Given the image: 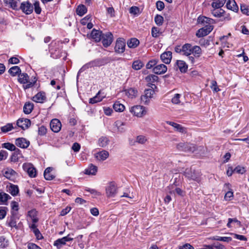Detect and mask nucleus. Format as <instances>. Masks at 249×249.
<instances>
[{
	"label": "nucleus",
	"mask_w": 249,
	"mask_h": 249,
	"mask_svg": "<svg viewBox=\"0 0 249 249\" xmlns=\"http://www.w3.org/2000/svg\"><path fill=\"white\" fill-rule=\"evenodd\" d=\"M109 62V59L108 57L98 58L95 59L83 66L79 70L78 73H81L89 68L104 66Z\"/></svg>",
	"instance_id": "1"
},
{
	"label": "nucleus",
	"mask_w": 249,
	"mask_h": 249,
	"mask_svg": "<svg viewBox=\"0 0 249 249\" xmlns=\"http://www.w3.org/2000/svg\"><path fill=\"white\" fill-rule=\"evenodd\" d=\"M18 81L23 84V87L24 89H27L32 87L36 82H32L29 81V76L26 73H20L18 75Z\"/></svg>",
	"instance_id": "2"
},
{
	"label": "nucleus",
	"mask_w": 249,
	"mask_h": 249,
	"mask_svg": "<svg viewBox=\"0 0 249 249\" xmlns=\"http://www.w3.org/2000/svg\"><path fill=\"white\" fill-rule=\"evenodd\" d=\"M225 3L220 5L218 3L212 2L211 4L213 9L211 10L212 15L216 18H221L224 16L225 11L221 9Z\"/></svg>",
	"instance_id": "3"
},
{
	"label": "nucleus",
	"mask_w": 249,
	"mask_h": 249,
	"mask_svg": "<svg viewBox=\"0 0 249 249\" xmlns=\"http://www.w3.org/2000/svg\"><path fill=\"white\" fill-rule=\"evenodd\" d=\"M192 45L190 43H185L183 46L178 45L175 47V51L177 53H181L185 56H189L191 54Z\"/></svg>",
	"instance_id": "4"
},
{
	"label": "nucleus",
	"mask_w": 249,
	"mask_h": 249,
	"mask_svg": "<svg viewBox=\"0 0 249 249\" xmlns=\"http://www.w3.org/2000/svg\"><path fill=\"white\" fill-rule=\"evenodd\" d=\"M178 150L186 152L193 153L196 149V145L193 143L180 142L177 145Z\"/></svg>",
	"instance_id": "5"
},
{
	"label": "nucleus",
	"mask_w": 249,
	"mask_h": 249,
	"mask_svg": "<svg viewBox=\"0 0 249 249\" xmlns=\"http://www.w3.org/2000/svg\"><path fill=\"white\" fill-rule=\"evenodd\" d=\"M58 44L56 42H52L49 45V52L51 56L53 58H58L60 57V50L58 47Z\"/></svg>",
	"instance_id": "6"
},
{
	"label": "nucleus",
	"mask_w": 249,
	"mask_h": 249,
	"mask_svg": "<svg viewBox=\"0 0 249 249\" xmlns=\"http://www.w3.org/2000/svg\"><path fill=\"white\" fill-rule=\"evenodd\" d=\"M19 10L26 15H30L33 12L34 6L29 1H25L21 3Z\"/></svg>",
	"instance_id": "7"
},
{
	"label": "nucleus",
	"mask_w": 249,
	"mask_h": 249,
	"mask_svg": "<svg viewBox=\"0 0 249 249\" xmlns=\"http://www.w3.org/2000/svg\"><path fill=\"white\" fill-rule=\"evenodd\" d=\"M154 90L151 89H146L144 90V94L142 95L141 97V102L144 105H148L152 98Z\"/></svg>",
	"instance_id": "8"
},
{
	"label": "nucleus",
	"mask_w": 249,
	"mask_h": 249,
	"mask_svg": "<svg viewBox=\"0 0 249 249\" xmlns=\"http://www.w3.org/2000/svg\"><path fill=\"white\" fill-rule=\"evenodd\" d=\"M106 191L107 197H114L117 192V187L115 183L114 182H109L106 187Z\"/></svg>",
	"instance_id": "9"
},
{
	"label": "nucleus",
	"mask_w": 249,
	"mask_h": 249,
	"mask_svg": "<svg viewBox=\"0 0 249 249\" xmlns=\"http://www.w3.org/2000/svg\"><path fill=\"white\" fill-rule=\"evenodd\" d=\"M11 216L7 218L6 224L11 228H14L18 230V226L17 224V219H18V218L17 217V213L15 212L11 211Z\"/></svg>",
	"instance_id": "10"
},
{
	"label": "nucleus",
	"mask_w": 249,
	"mask_h": 249,
	"mask_svg": "<svg viewBox=\"0 0 249 249\" xmlns=\"http://www.w3.org/2000/svg\"><path fill=\"white\" fill-rule=\"evenodd\" d=\"M125 48V41L123 38H119L116 42L114 47L115 52L118 53H121L124 52Z\"/></svg>",
	"instance_id": "11"
},
{
	"label": "nucleus",
	"mask_w": 249,
	"mask_h": 249,
	"mask_svg": "<svg viewBox=\"0 0 249 249\" xmlns=\"http://www.w3.org/2000/svg\"><path fill=\"white\" fill-rule=\"evenodd\" d=\"M103 45L105 47H107L110 45L113 41V35L110 32H107L104 34L101 37Z\"/></svg>",
	"instance_id": "12"
},
{
	"label": "nucleus",
	"mask_w": 249,
	"mask_h": 249,
	"mask_svg": "<svg viewBox=\"0 0 249 249\" xmlns=\"http://www.w3.org/2000/svg\"><path fill=\"white\" fill-rule=\"evenodd\" d=\"M213 29L211 25H206L205 27L199 29L196 33L197 37H201L208 35Z\"/></svg>",
	"instance_id": "13"
},
{
	"label": "nucleus",
	"mask_w": 249,
	"mask_h": 249,
	"mask_svg": "<svg viewBox=\"0 0 249 249\" xmlns=\"http://www.w3.org/2000/svg\"><path fill=\"white\" fill-rule=\"evenodd\" d=\"M31 124L30 120L27 118H19L17 121V126L24 130L28 129L31 126Z\"/></svg>",
	"instance_id": "14"
},
{
	"label": "nucleus",
	"mask_w": 249,
	"mask_h": 249,
	"mask_svg": "<svg viewBox=\"0 0 249 249\" xmlns=\"http://www.w3.org/2000/svg\"><path fill=\"white\" fill-rule=\"evenodd\" d=\"M144 108L143 107L141 106H135L131 108L130 112L133 113L134 115L141 117L146 113Z\"/></svg>",
	"instance_id": "15"
},
{
	"label": "nucleus",
	"mask_w": 249,
	"mask_h": 249,
	"mask_svg": "<svg viewBox=\"0 0 249 249\" xmlns=\"http://www.w3.org/2000/svg\"><path fill=\"white\" fill-rule=\"evenodd\" d=\"M71 234H69L67 236L63 237L62 238L58 239L54 242V246H56L57 248L59 249L62 245L66 244V242H69L73 240V238L71 237Z\"/></svg>",
	"instance_id": "16"
},
{
	"label": "nucleus",
	"mask_w": 249,
	"mask_h": 249,
	"mask_svg": "<svg viewBox=\"0 0 249 249\" xmlns=\"http://www.w3.org/2000/svg\"><path fill=\"white\" fill-rule=\"evenodd\" d=\"M185 176L187 178L195 181H198L199 178V173L195 170L192 171L191 169L186 170L185 172Z\"/></svg>",
	"instance_id": "17"
},
{
	"label": "nucleus",
	"mask_w": 249,
	"mask_h": 249,
	"mask_svg": "<svg viewBox=\"0 0 249 249\" xmlns=\"http://www.w3.org/2000/svg\"><path fill=\"white\" fill-rule=\"evenodd\" d=\"M30 141L24 138H18L16 139L15 144L21 148H27L30 145Z\"/></svg>",
	"instance_id": "18"
},
{
	"label": "nucleus",
	"mask_w": 249,
	"mask_h": 249,
	"mask_svg": "<svg viewBox=\"0 0 249 249\" xmlns=\"http://www.w3.org/2000/svg\"><path fill=\"white\" fill-rule=\"evenodd\" d=\"M61 126L60 121L57 119H53L50 122V128L54 132H58L61 129Z\"/></svg>",
	"instance_id": "19"
},
{
	"label": "nucleus",
	"mask_w": 249,
	"mask_h": 249,
	"mask_svg": "<svg viewBox=\"0 0 249 249\" xmlns=\"http://www.w3.org/2000/svg\"><path fill=\"white\" fill-rule=\"evenodd\" d=\"M23 168L26 171L31 178H35L36 176V169L32 164L24 163Z\"/></svg>",
	"instance_id": "20"
},
{
	"label": "nucleus",
	"mask_w": 249,
	"mask_h": 249,
	"mask_svg": "<svg viewBox=\"0 0 249 249\" xmlns=\"http://www.w3.org/2000/svg\"><path fill=\"white\" fill-rule=\"evenodd\" d=\"M32 100L36 103H43L46 100V93L44 91L38 92L32 98Z\"/></svg>",
	"instance_id": "21"
},
{
	"label": "nucleus",
	"mask_w": 249,
	"mask_h": 249,
	"mask_svg": "<svg viewBox=\"0 0 249 249\" xmlns=\"http://www.w3.org/2000/svg\"><path fill=\"white\" fill-rule=\"evenodd\" d=\"M197 21L198 24H201L202 25H205V23L212 24L215 23V20L205 16H201L198 17L197 19Z\"/></svg>",
	"instance_id": "22"
},
{
	"label": "nucleus",
	"mask_w": 249,
	"mask_h": 249,
	"mask_svg": "<svg viewBox=\"0 0 249 249\" xmlns=\"http://www.w3.org/2000/svg\"><path fill=\"white\" fill-rule=\"evenodd\" d=\"M167 70V68L164 64H160L155 66L153 69V71L157 74L164 73Z\"/></svg>",
	"instance_id": "23"
},
{
	"label": "nucleus",
	"mask_w": 249,
	"mask_h": 249,
	"mask_svg": "<svg viewBox=\"0 0 249 249\" xmlns=\"http://www.w3.org/2000/svg\"><path fill=\"white\" fill-rule=\"evenodd\" d=\"M105 95L102 94V91L99 90L94 97L89 99V103L90 104H93L99 102L105 98Z\"/></svg>",
	"instance_id": "24"
},
{
	"label": "nucleus",
	"mask_w": 249,
	"mask_h": 249,
	"mask_svg": "<svg viewBox=\"0 0 249 249\" xmlns=\"http://www.w3.org/2000/svg\"><path fill=\"white\" fill-rule=\"evenodd\" d=\"M172 57V53L170 51L165 52L160 55V59L165 64H168L170 63Z\"/></svg>",
	"instance_id": "25"
},
{
	"label": "nucleus",
	"mask_w": 249,
	"mask_h": 249,
	"mask_svg": "<svg viewBox=\"0 0 249 249\" xmlns=\"http://www.w3.org/2000/svg\"><path fill=\"white\" fill-rule=\"evenodd\" d=\"M3 2L6 5H9L12 9L16 11L19 10V7L18 6L19 0H4Z\"/></svg>",
	"instance_id": "26"
},
{
	"label": "nucleus",
	"mask_w": 249,
	"mask_h": 249,
	"mask_svg": "<svg viewBox=\"0 0 249 249\" xmlns=\"http://www.w3.org/2000/svg\"><path fill=\"white\" fill-rule=\"evenodd\" d=\"M103 34L102 31L93 29L91 31L90 36L92 39L96 42H98L101 40Z\"/></svg>",
	"instance_id": "27"
},
{
	"label": "nucleus",
	"mask_w": 249,
	"mask_h": 249,
	"mask_svg": "<svg viewBox=\"0 0 249 249\" xmlns=\"http://www.w3.org/2000/svg\"><path fill=\"white\" fill-rule=\"evenodd\" d=\"M176 65L179 69L181 73H185L188 70V65L186 62L183 60H177Z\"/></svg>",
	"instance_id": "28"
},
{
	"label": "nucleus",
	"mask_w": 249,
	"mask_h": 249,
	"mask_svg": "<svg viewBox=\"0 0 249 249\" xmlns=\"http://www.w3.org/2000/svg\"><path fill=\"white\" fill-rule=\"evenodd\" d=\"M95 156L98 160L104 161L108 157L109 153L106 150H102L97 152Z\"/></svg>",
	"instance_id": "29"
},
{
	"label": "nucleus",
	"mask_w": 249,
	"mask_h": 249,
	"mask_svg": "<svg viewBox=\"0 0 249 249\" xmlns=\"http://www.w3.org/2000/svg\"><path fill=\"white\" fill-rule=\"evenodd\" d=\"M166 123L174 127L176 131L181 133L186 132V128L179 124L171 121H167Z\"/></svg>",
	"instance_id": "30"
},
{
	"label": "nucleus",
	"mask_w": 249,
	"mask_h": 249,
	"mask_svg": "<svg viewBox=\"0 0 249 249\" xmlns=\"http://www.w3.org/2000/svg\"><path fill=\"white\" fill-rule=\"evenodd\" d=\"M109 139L107 136H102L98 140V145L101 147H105L108 145Z\"/></svg>",
	"instance_id": "31"
},
{
	"label": "nucleus",
	"mask_w": 249,
	"mask_h": 249,
	"mask_svg": "<svg viewBox=\"0 0 249 249\" xmlns=\"http://www.w3.org/2000/svg\"><path fill=\"white\" fill-rule=\"evenodd\" d=\"M226 7L228 9L234 12H237L238 10V7L234 0H228L226 4Z\"/></svg>",
	"instance_id": "32"
},
{
	"label": "nucleus",
	"mask_w": 249,
	"mask_h": 249,
	"mask_svg": "<svg viewBox=\"0 0 249 249\" xmlns=\"http://www.w3.org/2000/svg\"><path fill=\"white\" fill-rule=\"evenodd\" d=\"M53 169V168L52 167H47L45 170L44 172V177L46 180H51L54 178V176L51 174Z\"/></svg>",
	"instance_id": "33"
},
{
	"label": "nucleus",
	"mask_w": 249,
	"mask_h": 249,
	"mask_svg": "<svg viewBox=\"0 0 249 249\" xmlns=\"http://www.w3.org/2000/svg\"><path fill=\"white\" fill-rule=\"evenodd\" d=\"M7 191L13 196H16L18 195L19 193L18 187L17 185L10 184L8 188Z\"/></svg>",
	"instance_id": "34"
},
{
	"label": "nucleus",
	"mask_w": 249,
	"mask_h": 249,
	"mask_svg": "<svg viewBox=\"0 0 249 249\" xmlns=\"http://www.w3.org/2000/svg\"><path fill=\"white\" fill-rule=\"evenodd\" d=\"M37 212L36 209H32L28 212V216H29L31 219L33 223H36L38 221V219L37 217Z\"/></svg>",
	"instance_id": "35"
},
{
	"label": "nucleus",
	"mask_w": 249,
	"mask_h": 249,
	"mask_svg": "<svg viewBox=\"0 0 249 249\" xmlns=\"http://www.w3.org/2000/svg\"><path fill=\"white\" fill-rule=\"evenodd\" d=\"M140 43L139 40L136 38H132L127 42V46L130 48H135Z\"/></svg>",
	"instance_id": "36"
},
{
	"label": "nucleus",
	"mask_w": 249,
	"mask_h": 249,
	"mask_svg": "<svg viewBox=\"0 0 249 249\" xmlns=\"http://www.w3.org/2000/svg\"><path fill=\"white\" fill-rule=\"evenodd\" d=\"M33 108V104L30 102H27L24 105L23 112L26 114H29L32 111Z\"/></svg>",
	"instance_id": "37"
},
{
	"label": "nucleus",
	"mask_w": 249,
	"mask_h": 249,
	"mask_svg": "<svg viewBox=\"0 0 249 249\" xmlns=\"http://www.w3.org/2000/svg\"><path fill=\"white\" fill-rule=\"evenodd\" d=\"M191 53H193L196 57L198 58L202 53L201 49L198 46L192 47Z\"/></svg>",
	"instance_id": "38"
},
{
	"label": "nucleus",
	"mask_w": 249,
	"mask_h": 249,
	"mask_svg": "<svg viewBox=\"0 0 249 249\" xmlns=\"http://www.w3.org/2000/svg\"><path fill=\"white\" fill-rule=\"evenodd\" d=\"M97 171V167L91 164L89 167L85 170V174L87 175H94Z\"/></svg>",
	"instance_id": "39"
},
{
	"label": "nucleus",
	"mask_w": 249,
	"mask_h": 249,
	"mask_svg": "<svg viewBox=\"0 0 249 249\" xmlns=\"http://www.w3.org/2000/svg\"><path fill=\"white\" fill-rule=\"evenodd\" d=\"M87 12V9L86 6L83 4L79 5L76 8V13L80 17L83 16Z\"/></svg>",
	"instance_id": "40"
},
{
	"label": "nucleus",
	"mask_w": 249,
	"mask_h": 249,
	"mask_svg": "<svg viewBox=\"0 0 249 249\" xmlns=\"http://www.w3.org/2000/svg\"><path fill=\"white\" fill-rule=\"evenodd\" d=\"M211 240L223 241L227 243H229L232 240V238L231 237H221L218 236H214L211 238Z\"/></svg>",
	"instance_id": "41"
},
{
	"label": "nucleus",
	"mask_w": 249,
	"mask_h": 249,
	"mask_svg": "<svg viewBox=\"0 0 249 249\" xmlns=\"http://www.w3.org/2000/svg\"><path fill=\"white\" fill-rule=\"evenodd\" d=\"M8 72L11 75L15 76L21 73V70L18 66H13L9 70Z\"/></svg>",
	"instance_id": "42"
},
{
	"label": "nucleus",
	"mask_w": 249,
	"mask_h": 249,
	"mask_svg": "<svg viewBox=\"0 0 249 249\" xmlns=\"http://www.w3.org/2000/svg\"><path fill=\"white\" fill-rule=\"evenodd\" d=\"M114 126L117 127L119 132L122 133L125 131L124 128V123L121 121L118 120L114 123Z\"/></svg>",
	"instance_id": "43"
},
{
	"label": "nucleus",
	"mask_w": 249,
	"mask_h": 249,
	"mask_svg": "<svg viewBox=\"0 0 249 249\" xmlns=\"http://www.w3.org/2000/svg\"><path fill=\"white\" fill-rule=\"evenodd\" d=\"M137 92V89L134 88H130L126 91L125 94L128 97L133 98L136 96Z\"/></svg>",
	"instance_id": "44"
},
{
	"label": "nucleus",
	"mask_w": 249,
	"mask_h": 249,
	"mask_svg": "<svg viewBox=\"0 0 249 249\" xmlns=\"http://www.w3.org/2000/svg\"><path fill=\"white\" fill-rule=\"evenodd\" d=\"M16 174V172L11 168H7L4 172V177L9 179H11L12 176H15Z\"/></svg>",
	"instance_id": "45"
},
{
	"label": "nucleus",
	"mask_w": 249,
	"mask_h": 249,
	"mask_svg": "<svg viewBox=\"0 0 249 249\" xmlns=\"http://www.w3.org/2000/svg\"><path fill=\"white\" fill-rule=\"evenodd\" d=\"M2 147L6 148L10 151H15L17 149L18 151L19 150L16 148V146L13 143L10 142H5L2 144Z\"/></svg>",
	"instance_id": "46"
},
{
	"label": "nucleus",
	"mask_w": 249,
	"mask_h": 249,
	"mask_svg": "<svg viewBox=\"0 0 249 249\" xmlns=\"http://www.w3.org/2000/svg\"><path fill=\"white\" fill-rule=\"evenodd\" d=\"M144 64L141 60H138L134 61L132 64V67L135 70H140L143 66Z\"/></svg>",
	"instance_id": "47"
},
{
	"label": "nucleus",
	"mask_w": 249,
	"mask_h": 249,
	"mask_svg": "<svg viewBox=\"0 0 249 249\" xmlns=\"http://www.w3.org/2000/svg\"><path fill=\"white\" fill-rule=\"evenodd\" d=\"M11 198V197L8 194L4 192L0 193V202L3 204H6L7 200Z\"/></svg>",
	"instance_id": "48"
},
{
	"label": "nucleus",
	"mask_w": 249,
	"mask_h": 249,
	"mask_svg": "<svg viewBox=\"0 0 249 249\" xmlns=\"http://www.w3.org/2000/svg\"><path fill=\"white\" fill-rule=\"evenodd\" d=\"M113 108L116 111L122 112L124 109V106L119 102H116L113 105Z\"/></svg>",
	"instance_id": "49"
},
{
	"label": "nucleus",
	"mask_w": 249,
	"mask_h": 249,
	"mask_svg": "<svg viewBox=\"0 0 249 249\" xmlns=\"http://www.w3.org/2000/svg\"><path fill=\"white\" fill-rule=\"evenodd\" d=\"M159 77L154 74H150L145 77V80L148 83H154L158 81Z\"/></svg>",
	"instance_id": "50"
},
{
	"label": "nucleus",
	"mask_w": 249,
	"mask_h": 249,
	"mask_svg": "<svg viewBox=\"0 0 249 249\" xmlns=\"http://www.w3.org/2000/svg\"><path fill=\"white\" fill-rule=\"evenodd\" d=\"M14 127L13 126V124L11 123L7 124L5 125L1 126L0 130L3 133H6L14 129Z\"/></svg>",
	"instance_id": "51"
},
{
	"label": "nucleus",
	"mask_w": 249,
	"mask_h": 249,
	"mask_svg": "<svg viewBox=\"0 0 249 249\" xmlns=\"http://www.w3.org/2000/svg\"><path fill=\"white\" fill-rule=\"evenodd\" d=\"M155 22L156 24L159 26H161L163 23L164 19L162 16L160 15H157L154 18Z\"/></svg>",
	"instance_id": "52"
},
{
	"label": "nucleus",
	"mask_w": 249,
	"mask_h": 249,
	"mask_svg": "<svg viewBox=\"0 0 249 249\" xmlns=\"http://www.w3.org/2000/svg\"><path fill=\"white\" fill-rule=\"evenodd\" d=\"M161 34V32H160L158 28L156 27H153L151 29V35L152 37L154 38L158 37Z\"/></svg>",
	"instance_id": "53"
},
{
	"label": "nucleus",
	"mask_w": 249,
	"mask_h": 249,
	"mask_svg": "<svg viewBox=\"0 0 249 249\" xmlns=\"http://www.w3.org/2000/svg\"><path fill=\"white\" fill-rule=\"evenodd\" d=\"M8 210L6 207H0V219H3L5 217Z\"/></svg>",
	"instance_id": "54"
},
{
	"label": "nucleus",
	"mask_w": 249,
	"mask_h": 249,
	"mask_svg": "<svg viewBox=\"0 0 249 249\" xmlns=\"http://www.w3.org/2000/svg\"><path fill=\"white\" fill-rule=\"evenodd\" d=\"M240 10L243 14L249 16V6L245 4H241Z\"/></svg>",
	"instance_id": "55"
},
{
	"label": "nucleus",
	"mask_w": 249,
	"mask_h": 249,
	"mask_svg": "<svg viewBox=\"0 0 249 249\" xmlns=\"http://www.w3.org/2000/svg\"><path fill=\"white\" fill-rule=\"evenodd\" d=\"M34 9H35V12L36 14H40L41 12V8L40 7L39 2L38 1H36L34 3Z\"/></svg>",
	"instance_id": "56"
},
{
	"label": "nucleus",
	"mask_w": 249,
	"mask_h": 249,
	"mask_svg": "<svg viewBox=\"0 0 249 249\" xmlns=\"http://www.w3.org/2000/svg\"><path fill=\"white\" fill-rule=\"evenodd\" d=\"M158 60L156 59H152L150 60L146 65V68L147 69H150L153 67H154L158 63Z\"/></svg>",
	"instance_id": "57"
},
{
	"label": "nucleus",
	"mask_w": 249,
	"mask_h": 249,
	"mask_svg": "<svg viewBox=\"0 0 249 249\" xmlns=\"http://www.w3.org/2000/svg\"><path fill=\"white\" fill-rule=\"evenodd\" d=\"M47 129L44 125H41L38 127V134L40 136H44L47 133Z\"/></svg>",
	"instance_id": "58"
},
{
	"label": "nucleus",
	"mask_w": 249,
	"mask_h": 249,
	"mask_svg": "<svg viewBox=\"0 0 249 249\" xmlns=\"http://www.w3.org/2000/svg\"><path fill=\"white\" fill-rule=\"evenodd\" d=\"M146 141L147 139H146L145 136L143 135H139L137 137L136 142L139 143L143 144Z\"/></svg>",
	"instance_id": "59"
},
{
	"label": "nucleus",
	"mask_w": 249,
	"mask_h": 249,
	"mask_svg": "<svg viewBox=\"0 0 249 249\" xmlns=\"http://www.w3.org/2000/svg\"><path fill=\"white\" fill-rule=\"evenodd\" d=\"M234 171L235 172L240 174H243L246 172L245 168L239 165L236 167L234 169Z\"/></svg>",
	"instance_id": "60"
},
{
	"label": "nucleus",
	"mask_w": 249,
	"mask_h": 249,
	"mask_svg": "<svg viewBox=\"0 0 249 249\" xmlns=\"http://www.w3.org/2000/svg\"><path fill=\"white\" fill-rule=\"evenodd\" d=\"M11 206L12 208L11 211L16 212L17 213V212L18 210V204L16 201H12L11 203Z\"/></svg>",
	"instance_id": "61"
},
{
	"label": "nucleus",
	"mask_w": 249,
	"mask_h": 249,
	"mask_svg": "<svg viewBox=\"0 0 249 249\" xmlns=\"http://www.w3.org/2000/svg\"><path fill=\"white\" fill-rule=\"evenodd\" d=\"M140 12V8L137 6H132L129 9V13L131 14L136 15L138 14Z\"/></svg>",
	"instance_id": "62"
},
{
	"label": "nucleus",
	"mask_w": 249,
	"mask_h": 249,
	"mask_svg": "<svg viewBox=\"0 0 249 249\" xmlns=\"http://www.w3.org/2000/svg\"><path fill=\"white\" fill-rule=\"evenodd\" d=\"M181 95L178 93L175 94L174 96L172 99V102L174 104H178L180 103L179 98Z\"/></svg>",
	"instance_id": "63"
},
{
	"label": "nucleus",
	"mask_w": 249,
	"mask_h": 249,
	"mask_svg": "<svg viewBox=\"0 0 249 249\" xmlns=\"http://www.w3.org/2000/svg\"><path fill=\"white\" fill-rule=\"evenodd\" d=\"M165 7L164 3L163 1L159 0L156 2V7L159 11L162 10Z\"/></svg>",
	"instance_id": "64"
}]
</instances>
